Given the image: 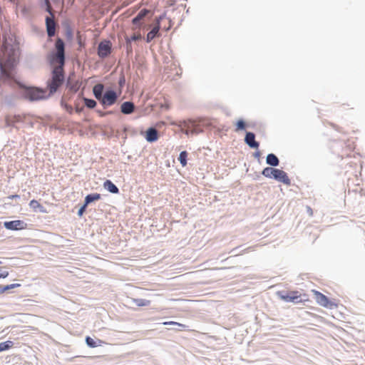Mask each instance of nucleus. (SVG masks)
<instances>
[{
	"mask_svg": "<svg viewBox=\"0 0 365 365\" xmlns=\"http://www.w3.org/2000/svg\"><path fill=\"white\" fill-rule=\"evenodd\" d=\"M56 52L52 55L51 63L58 64L53 68L52 78L48 82L47 87L49 89L48 96L56 92L57 89L63 84L64 81L63 66L65 64V46L62 39L58 38L55 43Z\"/></svg>",
	"mask_w": 365,
	"mask_h": 365,
	"instance_id": "f257e3e1",
	"label": "nucleus"
},
{
	"mask_svg": "<svg viewBox=\"0 0 365 365\" xmlns=\"http://www.w3.org/2000/svg\"><path fill=\"white\" fill-rule=\"evenodd\" d=\"M211 125L207 120L199 119V120H186L180 121L178 126L180 128V130L187 135H197L203 131L202 128L208 127Z\"/></svg>",
	"mask_w": 365,
	"mask_h": 365,
	"instance_id": "f03ea898",
	"label": "nucleus"
},
{
	"mask_svg": "<svg viewBox=\"0 0 365 365\" xmlns=\"http://www.w3.org/2000/svg\"><path fill=\"white\" fill-rule=\"evenodd\" d=\"M278 297L285 302H293L295 304L304 303L309 302V297L307 294H302L297 290L278 291L277 292Z\"/></svg>",
	"mask_w": 365,
	"mask_h": 365,
	"instance_id": "7ed1b4c3",
	"label": "nucleus"
},
{
	"mask_svg": "<svg viewBox=\"0 0 365 365\" xmlns=\"http://www.w3.org/2000/svg\"><path fill=\"white\" fill-rule=\"evenodd\" d=\"M25 98L30 101H38L49 96L46 90L38 88H28L25 91Z\"/></svg>",
	"mask_w": 365,
	"mask_h": 365,
	"instance_id": "20e7f679",
	"label": "nucleus"
},
{
	"mask_svg": "<svg viewBox=\"0 0 365 365\" xmlns=\"http://www.w3.org/2000/svg\"><path fill=\"white\" fill-rule=\"evenodd\" d=\"M312 292L315 296V299L317 303L325 308L332 309L334 307H336L337 304L334 302L330 301L329 298L325 296L324 294L321 293L320 292L312 289Z\"/></svg>",
	"mask_w": 365,
	"mask_h": 365,
	"instance_id": "39448f33",
	"label": "nucleus"
},
{
	"mask_svg": "<svg viewBox=\"0 0 365 365\" xmlns=\"http://www.w3.org/2000/svg\"><path fill=\"white\" fill-rule=\"evenodd\" d=\"M165 19V14L160 16L159 17L155 19V24L152 29V30L148 33L146 36V41L150 43L152 41L155 37L160 36V29H161L160 21Z\"/></svg>",
	"mask_w": 365,
	"mask_h": 365,
	"instance_id": "423d86ee",
	"label": "nucleus"
},
{
	"mask_svg": "<svg viewBox=\"0 0 365 365\" xmlns=\"http://www.w3.org/2000/svg\"><path fill=\"white\" fill-rule=\"evenodd\" d=\"M150 13V11L147 9H143L140 10V12L137 14V16L132 20V24L133 25L132 29L133 31L140 29V27L144 24V18Z\"/></svg>",
	"mask_w": 365,
	"mask_h": 365,
	"instance_id": "0eeeda50",
	"label": "nucleus"
},
{
	"mask_svg": "<svg viewBox=\"0 0 365 365\" xmlns=\"http://www.w3.org/2000/svg\"><path fill=\"white\" fill-rule=\"evenodd\" d=\"M4 226L9 230H22L27 228V224L20 220L4 222Z\"/></svg>",
	"mask_w": 365,
	"mask_h": 365,
	"instance_id": "6e6552de",
	"label": "nucleus"
},
{
	"mask_svg": "<svg viewBox=\"0 0 365 365\" xmlns=\"http://www.w3.org/2000/svg\"><path fill=\"white\" fill-rule=\"evenodd\" d=\"M118 96L115 91H107L103 96L101 103L103 106H110L117 101Z\"/></svg>",
	"mask_w": 365,
	"mask_h": 365,
	"instance_id": "1a4fd4ad",
	"label": "nucleus"
},
{
	"mask_svg": "<svg viewBox=\"0 0 365 365\" xmlns=\"http://www.w3.org/2000/svg\"><path fill=\"white\" fill-rule=\"evenodd\" d=\"M111 45L110 41L101 42L98 45V54L101 58H105L110 53Z\"/></svg>",
	"mask_w": 365,
	"mask_h": 365,
	"instance_id": "9d476101",
	"label": "nucleus"
},
{
	"mask_svg": "<svg viewBox=\"0 0 365 365\" xmlns=\"http://www.w3.org/2000/svg\"><path fill=\"white\" fill-rule=\"evenodd\" d=\"M274 179L282 182L287 185H289L291 183L287 174L284 171L279 169L275 168Z\"/></svg>",
	"mask_w": 365,
	"mask_h": 365,
	"instance_id": "9b49d317",
	"label": "nucleus"
},
{
	"mask_svg": "<svg viewBox=\"0 0 365 365\" xmlns=\"http://www.w3.org/2000/svg\"><path fill=\"white\" fill-rule=\"evenodd\" d=\"M142 38V36L139 31H135L131 36H125V41L126 43V48L128 51H132V41L140 40Z\"/></svg>",
	"mask_w": 365,
	"mask_h": 365,
	"instance_id": "f8f14e48",
	"label": "nucleus"
},
{
	"mask_svg": "<svg viewBox=\"0 0 365 365\" xmlns=\"http://www.w3.org/2000/svg\"><path fill=\"white\" fill-rule=\"evenodd\" d=\"M46 24L48 36L49 37L53 36L56 32V23L53 20V17H46Z\"/></svg>",
	"mask_w": 365,
	"mask_h": 365,
	"instance_id": "ddd939ff",
	"label": "nucleus"
},
{
	"mask_svg": "<svg viewBox=\"0 0 365 365\" xmlns=\"http://www.w3.org/2000/svg\"><path fill=\"white\" fill-rule=\"evenodd\" d=\"M245 143L252 148H258L259 143L255 140V135L253 133L247 132L245 138Z\"/></svg>",
	"mask_w": 365,
	"mask_h": 365,
	"instance_id": "4468645a",
	"label": "nucleus"
},
{
	"mask_svg": "<svg viewBox=\"0 0 365 365\" xmlns=\"http://www.w3.org/2000/svg\"><path fill=\"white\" fill-rule=\"evenodd\" d=\"M145 138L148 142H155L158 139V133L156 129L153 128H149L146 131Z\"/></svg>",
	"mask_w": 365,
	"mask_h": 365,
	"instance_id": "2eb2a0df",
	"label": "nucleus"
},
{
	"mask_svg": "<svg viewBox=\"0 0 365 365\" xmlns=\"http://www.w3.org/2000/svg\"><path fill=\"white\" fill-rule=\"evenodd\" d=\"M29 207L34 210H38L41 212L46 213V209L36 200H31L29 202Z\"/></svg>",
	"mask_w": 365,
	"mask_h": 365,
	"instance_id": "dca6fc26",
	"label": "nucleus"
},
{
	"mask_svg": "<svg viewBox=\"0 0 365 365\" xmlns=\"http://www.w3.org/2000/svg\"><path fill=\"white\" fill-rule=\"evenodd\" d=\"M135 108L134 104L131 102H124L122 103L120 109L124 114H130L133 112Z\"/></svg>",
	"mask_w": 365,
	"mask_h": 365,
	"instance_id": "f3484780",
	"label": "nucleus"
},
{
	"mask_svg": "<svg viewBox=\"0 0 365 365\" xmlns=\"http://www.w3.org/2000/svg\"><path fill=\"white\" fill-rule=\"evenodd\" d=\"M103 187L106 190H107L108 191H109L111 193H114V194H116V193H118L119 192V190L118 188L116 187L115 185H114L110 180H106L104 182H103Z\"/></svg>",
	"mask_w": 365,
	"mask_h": 365,
	"instance_id": "a211bd4d",
	"label": "nucleus"
},
{
	"mask_svg": "<svg viewBox=\"0 0 365 365\" xmlns=\"http://www.w3.org/2000/svg\"><path fill=\"white\" fill-rule=\"evenodd\" d=\"M103 85L101 83L96 84L93 88V92L95 97L101 101L103 98Z\"/></svg>",
	"mask_w": 365,
	"mask_h": 365,
	"instance_id": "6ab92c4d",
	"label": "nucleus"
},
{
	"mask_svg": "<svg viewBox=\"0 0 365 365\" xmlns=\"http://www.w3.org/2000/svg\"><path fill=\"white\" fill-rule=\"evenodd\" d=\"M160 24L161 29L166 31L170 30L173 26L172 21L170 20V19L167 18L165 16V19L160 21Z\"/></svg>",
	"mask_w": 365,
	"mask_h": 365,
	"instance_id": "aec40b11",
	"label": "nucleus"
},
{
	"mask_svg": "<svg viewBox=\"0 0 365 365\" xmlns=\"http://www.w3.org/2000/svg\"><path fill=\"white\" fill-rule=\"evenodd\" d=\"M101 197V195L99 193H94V194L88 195L85 197L86 205H88L89 203H91L92 202H94V201L100 200Z\"/></svg>",
	"mask_w": 365,
	"mask_h": 365,
	"instance_id": "412c9836",
	"label": "nucleus"
},
{
	"mask_svg": "<svg viewBox=\"0 0 365 365\" xmlns=\"http://www.w3.org/2000/svg\"><path fill=\"white\" fill-rule=\"evenodd\" d=\"M267 163L272 166H277L279 165V160L275 155L271 153L267 156Z\"/></svg>",
	"mask_w": 365,
	"mask_h": 365,
	"instance_id": "4be33fe9",
	"label": "nucleus"
},
{
	"mask_svg": "<svg viewBox=\"0 0 365 365\" xmlns=\"http://www.w3.org/2000/svg\"><path fill=\"white\" fill-rule=\"evenodd\" d=\"M0 71L1 73V76L4 78H11V73L10 69H7L5 66H4L1 63H0Z\"/></svg>",
	"mask_w": 365,
	"mask_h": 365,
	"instance_id": "5701e85b",
	"label": "nucleus"
},
{
	"mask_svg": "<svg viewBox=\"0 0 365 365\" xmlns=\"http://www.w3.org/2000/svg\"><path fill=\"white\" fill-rule=\"evenodd\" d=\"M133 303L138 307H146L150 304V301L144 299H133Z\"/></svg>",
	"mask_w": 365,
	"mask_h": 365,
	"instance_id": "b1692460",
	"label": "nucleus"
},
{
	"mask_svg": "<svg viewBox=\"0 0 365 365\" xmlns=\"http://www.w3.org/2000/svg\"><path fill=\"white\" fill-rule=\"evenodd\" d=\"M274 170H275V168H272L267 167V168H265L262 170V174L264 177H267V178H274Z\"/></svg>",
	"mask_w": 365,
	"mask_h": 365,
	"instance_id": "393cba45",
	"label": "nucleus"
},
{
	"mask_svg": "<svg viewBox=\"0 0 365 365\" xmlns=\"http://www.w3.org/2000/svg\"><path fill=\"white\" fill-rule=\"evenodd\" d=\"M187 151H182L179 155L178 160L182 167H185L187 165Z\"/></svg>",
	"mask_w": 365,
	"mask_h": 365,
	"instance_id": "a878e982",
	"label": "nucleus"
},
{
	"mask_svg": "<svg viewBox=\"0 0 365 365\" xmlns=\"http://www.w3.org/2000/svg\"><path fill=\"white\" fill-rule=\"evenodd\" d=\"M13 345H14V343L11 341H6L4 342H1L0 343V352L9 349L10 348H11L13 346Z\"/></svg>",
	"mask_w": 365,
	"mask_h": 365,
	"instance_id": "bb28decb",
	"label": "nucleus"
},
{
	"mask_svg": "<svg viewBox=\"0 0 365 365\" xmlns=\"http://www.w3.org/2000/svg\"><path fill=\"white\" fill-rule=\"evenodd\" d=\"M83 101L85 102L86 106H87L89 108H93L96 106V102L93 99H88V98H84Z\"/></svg>",
	"mask_w": 365,
	"mask_h": 365,
	"instance_id": "cd10ccee",
	"label": "nucleus"
},
{
	"mask_svg": "<svg viewBox=\"0 0 365 365\" xmlns=\"http://www.w3.org/2000/svg\"><path fill=\"white\" fill-rule=\"evenodd\" d=\"M86 344L90 347L94 348L97 346L96 342L90 336H87L86 339Z\"/></svg>",
	"mask_w": 365,
	"mask_h": 365,
	"instance_id": "c85d7f7f",
	"label": "nucleus"
},
{
	"mask_svg": "<svg viewBox=\"0 0 365 365\" xmlns=\"http://www.w3.org/2000/svg\"><path fill=\"white\" fill-rule=\"evenodd\" d=\"M245 128V123L242 120H240L237 122L236 124V131H239L240 130H243Z\"/></svg>",
	"mask_w": 365,
	"mask_h": 365,
	"instance_id": "c756f323",
	"label": "nucleus"
},
{
	"mask_svg": "<svg viewBox=\"0 0 365 365\" xmlns=\"http://www.w3.org/2000/svg\"><path fill=\"white\" fill-rule=\"evenodd\" d=\"M19 286H20V284H8V285L5 286V287L3 288V292L6 291V290H9V289H14V288L18 287H19Z\"/></svg>",
	"mask_w": 365,
	"mask_h": 365,
	"instance_id": "7c9ffc66",
	"label": "nucleus"
},
{
	"mask_svg": "<svg viewBox=\"0 0 365 365\" xmlns=\"http://www.w3.org/2000/svg\"><path fill=\"white\" fill-rule=\"evenodd\" d=\"M164 325H178L179 327H185V325L182 324H180V323H178V322H173V321H170V322H165L163 323Z\"/></svg>",
	"mask_w": 365,
	"mask_h": 365,
	"instance_id": "2f4dec72",
	"label": "nucleus"
},
{
	"mask_svg": "<svg viewBox=\"0 0 365 365\" xmlns=\"http://www.w3.org/2000/svg\"><path fill=\"white\" fill-rule=\"evenodd\" d=\"M87 207V205H86V203L79 209L78 212V215L79 216H81L83 212H85V210H86V207Z\"/></svg>",
	"mask_w": 365,
	"mask_h": 365,
	"instance_id": "473e14b6",
	"label": "nucleus"
},
{
	"mask_svg": "<svg viewBox=\"0 0 365 365\" xmlns=\"http://www.w3.org/2000/svg\"><path fill=\"white\" fill-rule=\"evenodd\" d=\"M8 276H9V272H7V271L2 272H0V279L1 278H6Z\"/></svg>",
	"mask_w": 365,
	"mask_h": 365,
	"instance_id": "72a5a7b5",
	"label": "nucleus"
},
{
	"mask_svg": "<svg viewBox=\"0 0 365 365\" xmlns=\"http://www.w3.org/2000/svg\"><path fill=\"white\" fill-rule=\"evenodd\" d=\"M307 213L309 214V216H312L313 215V210H312V209L309 206L307 207Z\"/></svg>",
	"mask_w": 365,
	"mask_h": 365,
	"instance_id": "f704fd0d",
	"label": "nucleus"
},
{
	"mask_svg": "<svg viewBox=\"0 0 365 365\" xmlns=\"http://www.w3.org/2000/svg\"><path fill=\"white\" fill-rule=\"evenodd\" d=\"M15 120L14 122H19L21 120V117L20 115L14 116Z\"/></svg>",
	"mask_w": 365,
	"mask_h": 365,
	"instance_id": "c9c22d12",
	"label": "nucleus"
},
{
	"mask_svg": "<svg viewBox=\"0 0 365 365\" xmlns=\"http://www.w3.org/2000/svg\"><path fill=\"white\" fill-rule=\"evenodd\" d=\"M19 196L18 195H12L9 197V199L18 198Z\"/></svg>",
	"mask_w": 365,
	"mask_h": 365,
	"instance_id": "e433bc0d",
	"label": "nucleus"
},
{
	"mask_svg": "<svg viewBox=\"0 0 365 365\" xmlns=\"http://www.w3.org/2000/svg\"><path fill=\"white\" fill-rule=\"evenodd\" d=\"M255 155H256V156H259V153H257L255 154Z\"/></svg>",
	"mask_w": 365,
	"mask_h": 365,
	"instance_id": "4c0bfd02",
	"label": "nucleus"
},
{
	"mask_svg": "<svg viewBox=\"0 0 365 365\" xmlns=\"http://www.w3.org/2000/svg\"><path fill=\"white\" fill-rule=\"evenodd\" d=\"M48 11L51 13L50 6L48 7Z\"/></svg>",
	"mask_w": 365,
	"mask_h": 365,
	"instance_id": "58836bf2",
	"label": "nucleus"
},
{
	"mask_svg": "<svg viewBox=\"0 0 365 365\" xmlns=\"http://www.w3.org/2000/svg\"><path fill=\"white\" fill-rule=\"evenodd\" d=\"M1 264V262L0 261V264Z\"/></svg>",
	"mask_w": 365,
	"mask_h": 365,
	"instance_id": "ea45409f",
	"label": "nucleus"
}]
</instances>
